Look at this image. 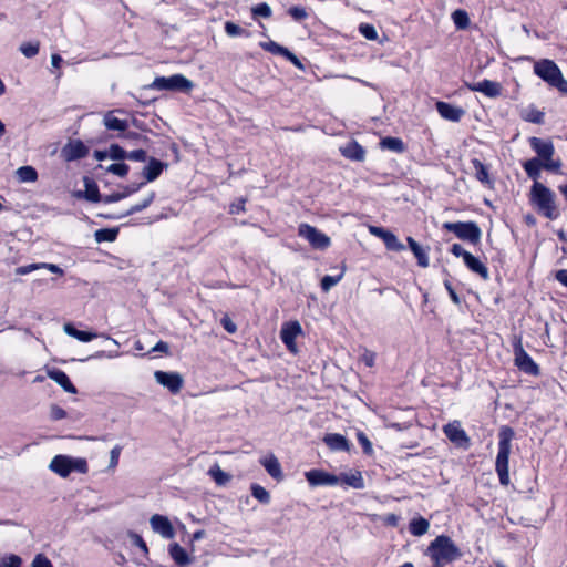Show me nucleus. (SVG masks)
<instances>
[{"label":"nucleus","instance_id":"nucleus-1","mask_svg":"<svg viewBox=\"0 0 567 567\" xmlns=\"http://www.w3.org/2000/svg\"><path fill=\"white\" fill-rule=\"evenodd\" d=\"M425 555L433 561V567H444L443 563H452L461 558L462 553L451 537L439 535L430 543Z\"/></svg>","mask_w":567,"mask_h":567},{"label":"nucleus","instance_id":"nucleus-2","mask_svg":"<svg viewBox=\"0 0 567 567\" xmlns=\"http://www.w3.org/2000/svg\"><path fill=\"white\" fill-rule=\"evenodd\" d=\"M515 436V431L508 425H503L498 432V452L495 461V471L498 475L499 483L503 486H507L509 480V454L512 449V440Z\"/></svg>","mask_w":567,"mask_h":567},{"label":"nucleus","instance_id":"nucleus-3","mask_svg":"<svg viewBox=\"0 0 567 567\" xmlns=\"http://www.w3.org/2000/svg\"><path fill=\"white\" fill-rule=\"evenodd\" d=\"M529 203L536 207L537 212L544 217L554 220L559 216L556 206V195L542 183L533 184L529 190Z\"/></svg>","mask_w":567,"mask_h":567},{"label":"nucleus","instance_id":"nucleus-4","mask_svg":"<svg viewBox=\"0 0 567 567\" xmlns=\"http://www.w3.org/2000/svg\"><path fill=\"white\" fill-rule=\"evenodd\" d=\"M534 73L560 93L567 94V81L564 79L558 65L548 59H543L534 64Z\"/></svg>","mask_w":567,"mask_h":567},{"label":"nucleus","instance_id":"nucleus-5","mask_svg":"<svg viewBox=\"0 0 567 567\" xmlns=\"http://www.w3.org/2000/svg\"><path fill=\"white\" fill-rule=\"evenodd\" d=\"M443 229L453 233L458 239L477 245L482 238V230L475 221H446Z\"/></svg>","mask_w":567,"mask_h":567},{"label":"nucleus","instance_id":"nucleus-6","mask_svg":"<svg viewBox=\"0 0 567 567\" xmlns=\"http://www.w3.org/2000/svg\"><path fill=\"white\" fill-rule=\"evenodd\" d=\"M151 86L159 91L189 92L194 87V83L183 74H174L155 78Z\"/></svg>","mask_w":567,"mask_h":567},{"label":"nucleus","instance_id":"nucleus-7","mask_svg":"<svg viewBox=\"0 0 567 567\" xmlns=\"http://www.w3.org/2000/svg\"><path fill=\"white\" fill-rule=\"evenodd\" d=\"M515 365L524 373L533 377L540 374L538 364L533 358L524 350L520 338L513 344Z\"/></svg>","mask_w":567,"mask_h":567},{"label":"nucleus","instance_id":"nucleus-8","mask_svg":"<svg viewBox=\"0 0 567 567\" xmlns=\"http://www.w3.org/2000/svg\"><path fill=\"white\" fill-rule=\"evenodd\" d=\"M563 163H543L539 158H530L523 163L526 175L534 181L533 184L540 183V171L545 169L555 174H559Z\"/></svg>","mask_w":567,"mask_h":567},{"label":"nucleus","instance_id":"nucleus-9","mask_svg":"<svg viewBox=\"0 0 567 567\" xmlns=\"http://www.w3.org/2000/svg\"><path fill=\"white\" fill-rule=\"evenodd\" d=\"M299 236L307 239L312 248L319 250L327 249L331 244L330 238L326 234L308 224H301L299 226Z\"/></svg>","mask_w":567,"mask_h":567},{"label":"nucleus","instance_id":"nucleus-10","mask_svg":"<svg viewBox=\"0 0 567 567\" xmlns=\"http://www.w3.org/2000/svg\"><path fill=\"white\" fill-rule=\"evenodd\" d=\"M529 145L536 153L535 158H539L543 163H561L560 159H554L555 146L550 140H543L540 137H529Z\"/></svg>","mask_w":567,"mask_h":567},{"label":"nucleus","instance_id":"nucleus-11","mask_svg":"<svg viewBox=\"0 0 567 567\" xmlns=\"http://www.w3.org/2000/svg\"><path fill=\"white\" fill-rule=\"evenodd\" d=\"M305 477L311 487L334 486L340 483L339 476L319 468L307 471Z\"/></svg>","mask_w":567,"mask_h":567},{"label":"nucleus","instance_id":"nucleus-12","mask_svg":"<svg viewBox=\"0 0 567 567\" xmlns=\"http://www.w3.org/2000/svg\"><path fill=\"white\" fill-rule=\"evenodd\" d=\"M443 432L446 435V437L457 447L467 449L471 444L468 435L461 427L458 421H454L444 425Z\"/></svg>","mask_w":567,"mask_h":567},{"label":"nucleus","instance_id":"nucleus-13","mask_svg":"<svg viewBox=\"0 0 567 567\" xmlns=\"http://www.w3.org/2000/svg\"><path fill=\"white\" fill-rule=\"evenodd\" d=\"M154 378L158 384L168 389L173 394L178 393L184 383L182 375L177 372L155 371Z\"/></svg>","mask_w":567,"mask_h":567},{"label":"nucleus","instance_id":"nucleus-14","mask_svg":"<svg viewBox=\"0 0 567 567\" xmlns=\"http://www.w3.org/2000/svg\"><path fill=\"white\" fill-rule=\"evenodd\" d=\"M87 154V146L80 140L69 141L61 150V155L66 162L84 158Z\"/></svg>","mask_w":567,"mask_h":567},{"label":"nucleus","instance_id":"nucleus-15","mask_svg":"<svg viewBox=\"0 0 567 567\" xmlns=\"http://www.w3.org/2000/svg\"><path fill=\"white\" fill-rule=\"evenodd\" d=\"M150 524L152 529L165 539H172L175 536L173 525L166 516L154 514Z\"/></svg>","mask_w":567,"mask_h":567},{"label":"nucleus","instance_id":"nucleus-16","mask_svg":"<svg viewBox=\"0 0 567 567\" xmlns=\"http://www.w3.org/2000/svg\"><path fill=\"white\" fill-rule=\"evenodd\" d=\"M473 92H481L488 97H498L502 94V85L498 82L484 79L477 83H466Z\"/></svg>","mask_w":567,"mask_h":567},{"label":"nucleus","instance_id":"nucleus-17","mask_svg":"<svg viewBox=\"0 0 567 567\" xmlns=\"http://www.w3.org/2000/svg\"><path fill=\"white\" fill-rule=\"evenodd\" d=\"M436 111L441 117L452 122L461 121L465 114V111L462 107L443 101L436 102Z\"/></svg>","mask_w":567,"mask_h":567},{"label":"nucleus","instance_id":"nucleus-18","mask_svg":"<svg viewBox=\"0 0 567 567\" xmlns=\"http://www.w3.org/2000/svg\"><path fill=\"white\" fill-rule=\"evenodd\" d=\"M340 153L343 157L351 161L362 162L365 158L364 147L355 140H351L346 145L341 146Z\"/></svg>","mask_w":567,"mask_h":567},{"label":"nucleus","instance_id":"nucleus-19","mask_svg":"<svg viewBox=\"0 0 567 567\" xmlns=\"http://www.w3.org/2000/svg\"><path fill=\"white\" fill-rule=\"evenodd\" d=\"M71 456L56 455L52 458L49 468L61 477H68L71 474Z\"/></svg>","mask_w":567,"mask_h":567},{"label":"nucleus","instance_id":"nucleus-20","mask_svg":"<svg viewBox=\"0 0 567 567\" xmlns=\"http://www.w3.org/2000/svg\"><path fill=\"white\" fill-rule=\"evenodd\" d=\"M323 442L331 451L349 452L351 447V444L348 441V439L339 433L326 434L323 436Z\"/></svg>","mask_w":567,"mask_h":567},{"label":"nucleus","instance_id":"nucleus-21","mask_svg":"<svg viewBox=\"0 0 567 567\" xmlns=\"http://www.w3.org/2000/svg\"><path fill=\"white\" fill-rule=\"evenodd\" d=\"M464 265L474 274H477L483 280L489 279L488 268L473 254H467L463 260Z\"/></svg>","mask_w":567,"mask_h":567},{"label":"nucleus","instance_id":"nucleus-22","mask_svg":"<svg viewBox=\"0 0 567 567\" xmlns=\"http://www.w3.org/2000/svg\"><path fill=\"white\" fill-rule=\"evenodd\" d=\"M166 166L167 164L156 158H151L142 171V175L145 178V184L157 179Z\"/></svg>","mask_w":567,"mask_h":567},{"label":"nucleus","instance_id":"nucleus-23","mask_svg":"<svg viewBox=\"0 0 567 567\" xmlns=\"http://www.w3.org/2000/svg\"><path fill=\"white\" fill-rule=\"evenodd\" d=\"M48 377L55 381L65 392L71 394L76 393V388L64 371L60 369H51L48 370Z\"/></svg>","mask_w":567,"mask_h":567},{"label":"nucleus","instance_id":"nucleus-24","mask_svg":"<svg viewBox=\"0 0 567 567\" xmlns=\"http://www.w3.org/2000/svg\"><path fill=\"white\" fill-rule=\"evenodd\" d=\"M155 196H156L155 193L151 192L143 200H141L140 203L131 206L127 210L123 212L122 214L116 215V216L115 215H109L106 217L111 218V219H121V218L131 216L133 214L140 213V212L146 209L154 202Z\"/></svg>","mask_w":567,"mask_h":567},{"label":"nucleus","instance_id":"nucleus-25","mask_svg":"<svg viewBox=\"0 0 567 567\" xmlns=\"http://www.w3.org/2000/svg\"><path fill=\"white\" fill-rule=\"evenodd\" d=\"M168 553L178 567H186L192 563L187 551L177 543L168 546Z\"/></svg>","mask_w":567,"mask_h":567},{"label":"nucleus","instance_id":"nucleus-26","mask_svg":"<svg viewBox=\"0 0 567 567\" xmlns=\"http://www.w3.org/2000/svg\"><path fill=\"white\" fill-rule=\"evenodd\" d=\"M103 123L109 131L124 133L128 128V122L114 116V111H110L104 115Z\"/></svg>","mask_w":567,"mask_h":567},{"label":"nucleus","instance_id":"nucleus-27","mask_svg":"<svg viewBox=\"0 0 567 567\" xmlns=\"http://www.w3.org/2000/svg\"><path fill=\"white\" fill-rule=\"evenodd\" d=\"M406 241L409 248L417 259V265L422 268H426L429 266L427 251L412 237H408Z\"/></svg>","mask_w":567,"mask_h":567},{"label":"nucleus","instance_id":"nucleus-28","mask_svg":"<svg viewBox=\"0 0 567 567\" xmlns=\"http://www.w3.org/2000/svg\"><path fill=\"white\" fill-rule=\"evenodd\" d=\"M473 168L475 169V177L478 182L488 187L493 186L494 181L489 177L488 167L478 158H472Z\"/></svg>","mask_w":567,"mask_h":567},{"label":"nucleus","instance_id":"nucleus-29","mask_svg":"<svg viewBox=\"0 0 567 567\" xmlns=\"http://www.w3.org/2000/svg\"><path fill=\"white\" fill-rule=\"evenodd\" d=\"M260 464L265 467V470L268 472V474L274 477L278 478L281 475V466L277 457H275L272 454L266 455L260 458Z\"/></svg>","mask_w":567,"mask_h":567},{"label":"nucleus","instance_id":"nucleus-30","mask_svg":"<svg viewBox=\"0 0 567 567\" xmlns=\"http://www.w3.org/2000/svg\"><path fill=\"white\" fill-rule=\"evenodd\" d=\"M430 523L422 516L411 519L409 524V532L416 537L423 536L427 533Z\"/></svg>","mask_w":567,"mask_h":567},{"label":"nucleus","instance_id":"nucleus-31","mask_svg":"<svg viewBox=\"0 0 567 567\" xmlns=\"http://www.w3.org/2000/svg\"><path fill=\"white\" fill-rule=\"evenodd\" d=\"M64 331L70 337H73L82 342H90L97 337L96 333L79 330L71 323L64 324Z\"/></svg>","mask_w":567,"mask_h":567},{"label":"nucleus","instance_id":"nucleus-32","mask_svg":"<svg viewBox=\"0 0 567 567\" xmlns=\"http://www.w3.org/2000/svg\"><path fill=\"white\" fill-rule=\"evenodd\" d=\"M85 190L83 197L92 203H99L102 199L96 183L90 178H84Z\"/></svg>","mask_w":567,"mask_h":567},{"label":"nucleus","instance_id":"nucleus-33","mask_svg":"<svg viewBox=\"0 0 567 567\" xmlns=\"http://www.w3.org/2000/svg\"><path fill=\"white\" fill-rule=\"evenodd\" d=\"M380 146L384 150L393 151L396 153H403L405 151V144L399 137L386 136L381 138Z\"/></svg>","mask_w":567,"mask_h":567},{"label":"nucleus","instance_id":"nucleus-34","mask_svg":"<svg viewBox=\"0 0 567 567\" xmlns=\"http://www.w3.org/2000/svg\"><path fill=\"white\" fill-rule=\"evenodd\" d=\"M16 175L21 183H34L38 181L37 169L29 165L19 167Z\"/></svg>","mask_w":567,"mask_h":567},{"label":"nucleus","instance_id":"nucleus-35","mask_svg":"<svg viewBox=\"0 0 567 567\" xmlns=\"http://www.w3.org/2000/svg\"><path fill=\"white\" fill-rule=\"evenodd\" d=\"M208 475L219 486L226 485L231 480V476L224 472L217 463L210 466Z\"/></svg>","mask_w":567,"mask_h":567},{"label":"nucleus","instance_id":"nucleus-36","mask_svg":"<svg viewBox=\"0 0 567 567\" xmlns=\"http://www.w3.org/2000/svg\"><path fill=\"white\" fill-rule=\"evenodd\" d=\"M339 478L341 483H344L348 486H351L355 489H362L364 487V481L360 472H355L352 474H341Z\"/></svg>","mask_w":567,"mask_h":567},{"label":"nucleus","instance_id":"nucleus-37","mask_svg":"<svg viewBox=\"0 0 567 567\" xmlns=\"http://www.w3.org/2000/svg\"><path fill=\"white\" fill-rule=\"evenodd\" d=\"M118 229L116 228H101L94 233V238L97 243H113L116 240Z\"/></svg>","mask_w":567,"mask_h":567},{"label":"nucleus","instance_id":"nucleus-38","mask_svg":"<svg viewBox=\"0 0 567 567\" xmlns=\"http://www.w3.org/2000/svg\"><path fill=\"white\" fill-rule=\"evenodd\" d=\"M386 249L392 251H402L405 249V246L399 240L395 234L392 231H388L382 238Z\"/></svg>","mask_w":567,"mask_h":567},{"label":"nucleus","instance_id":"nucleus-39","mask_svg":"<svg viewBox=\"0 0 567 567\" xmlns=\"http://www.w3.org/2000/svg\"><path fill=\"white\" fill-rule=\"evenodd\" d=\"M452 20L457 30H465L470 25L468 13L463 9H457L452 13Z\"/></svg>","mask_w":567,"mask_h":567},{"label":"nucleus","instance_id":"nucleus-40","mask_svg":"<svg viewBox=\"0 0 567 567\" xmlns=\"http://www.w3.org/2000/svg\"><path fill=\"white\" fill-rule=\"evenodd\" d=\"M250 492H251L252 497H255L259 503H261V504L270 503V494L261 485H259L257 483L251 484Z\"/></svg>","mask_w":567,"mask_h":567},{"label":"nucleus","instance_id":"nucleus-41","mask_svg":"<svg viewBox=\"0 0 567 567\" xmlns=\"http://www.w3.org/2000/svg\"><path fill=\"white\" fill-rule=\"evenodd\" d=\"M343 274H344V268L342 269V271L339 275H336V276L326 275L324 277H322L321 282H320L321 289L324 292H328L332 287H334L342 279Z\"/></svg>","mask_w":567,"mask_h":567},{"label":"nucleus","instance_id":"nucleus-42","mask_svg":"<svg viewBox=\"0 0 567 567\" xmlns=\"http://www.w3.org/2000/svg\"><path fill=\"white\" fill-rule=\"evenodd\" d=\"M254 19L269 18L271 16V9L266 2L258 3L251 8Z\"/></svg>","mask_w":567,"mask_h":567},{"label":"nucleus","instance_id":"nucleus-43","mask_svg":"<svg viewBox=\"0 0 567 567\" xmlns=\"http://www.w3.org/2000/svg\"><path fill=\"white\" fill-rule=\"evenodd\" d=\"M105 171L118 177H125L128 174L130 167L125 163H114L105 167Z\"/></svg>","mask_w":567,"mask_h":567},{"label":"nucleus","instance_id":"nucleus-44","mask_svg":"<svg viewBox=\"0 0 567 567\" xmlns=\"http://www.w3.org/2000/svg\"><path fill=\"white\" fill-rule=\"evenodd\" d=\"M39 42H25L20 45V51L25 58H33L39 53Z\"/></svg>","mask_w":567,"mask_h":567},{"label":"nucleus","instance_id":"nucleus-45","mask_svg":"<svg viewBox=\"0 0 567 567\" xmlns=\"http://www.w3.org/2000/svg\"><path fill=\"white\" fill-rule=\"evenodd\" d=\"M127 152L117 144H112L109 148V157L115 161L126 159Z\"/></svg>","mask_w":567,"mask_h":567},{"label":"nucleus","instance_id":"nucleus-46","mask_svg":"<svg viewBox=\"0 0 567 567\" xmlns=\"http://www.w3.org/2000/svg\"><path fill=\"white\" fill-rule=\"evenodd\" d=\"M225 32L229 37H241L247 34L245 29L230 21L225 23Z\"/></svg>","mask_w":567,"mask_h":567},{"label":"nucleus","instance_id":"nucleus-47","mask_svg":"<svg viewBox=\"0 0 567 567\" xmlns=\"http://www.w3.org/2000/svg\"><path fill=\"white\" fill-rule=\"evenodd\" d=\"M288 330V338H297L302 336L303 331L301 324L297 320L286 322V331Z\"/></svg>","mask_w":567,"mask_h":567},{"label":"nucleus","instance_id":"nucleus-48","mask_svg":"<svg viewBox=\"0 0 567 567\" xmlns=\"http://www.w3.org/2000/svg\"><path fill=\"white\" fill-rule=\"evenodd\" d=\"M357 439L359 444L362 446L363 453L367 455H371L373 452L372 443L369 437L362 431L357 433Z\"/></svg>","mask_w":567,"mask_h":567},{"label":"nucleus","instance_id":"nucleus-49","mask_svg":"<svg viewBox=\"0 0 567 567\" xmlns=\"http://www.w3.org/2000/svg\"><path fill=\"white\" fill-rule=\"evenodd\" d=\"M288 13L292 17V19L295 21H298V22L307 19L309 16L306 8L299 7V6L290 7L288 9Z\"/></svg>","mask_w":567,"mask_h":567},{"label":"nucleus","instance_id":"nucleus-50","mask_svg":"<svg viewBox=\"0 0 567 567\" xmlns=\"http://www.w3.org/2000/svg\"><path fill=\"white\" fill-rule=\"evenodd\" d=\"M360 33L368 40H377L378 32L374 25L369 23H361L359 27Z\"/></svg>","mask_w":567,"mask_h":567},{"label":"nucleus","instance_id":"nucleus-51","mask_svg":"<svg viewBox=\"0 0 567 567\" xmlns=\"http://www.w3.org/2000/svg\"><path fill=\"white\" fill-rule=\"evenodd\" d=\"M21 564V558L13 554L0 558V567H20Z\"/></svg>","mask_w":567,"mask_h":567},{"label":"nucleus","instance_id":"nucleus-52","mask_svg":"<svg viewBox=\"0 0 567 567\" xmlns=\"http://www.w3.org/2000/svg\"><path fill=\"white\" fill-rule=\"evenodd\" d=\"M89 470L87 467V462L85 458H81V457H72V463H71V473L72 472H79V473H86Z\"/></svg>","mask_w":567,"mask_h":567},{"label":"nucleus","instance_id":"nucleus-53","mask_svg":"<svg viewBox=\"0 0 567 567\" xmlns=\"http://www.w3.org/2000/svg\"><path fill=\"white\" fill-rule=\"evenodd\" d=\"M128 537L131 538L132 543L143 551L145 556L148 554L147 545L141 535L135 532H128Z\"/></svg>","mask_w":567,"mask_h":567},{"label":"nucleus","instance_id":"nucleus-54","mask_svg":"<svg viewBox=\"0 0 567 567\" xmlns=\"http://www.w3.org/2000/svg\"><path fill=\"white\" fill-rule=\"evenodd\" d=\"M260 47L274 54L284 55V47L274 41L261 42Z\"/></svg>","mask_w":567,"mask_h":567},{"label":"nucleus","instance_id":"nucleus-55","mask_svg":"<svg viewBox=\"0 0 567 567\" xmlns=\"http://www.w3.org/2000/svg\"><path fill=\"white\" fill-rule=\"evenodd\" d=\"M144 185H145V182L133 183V184L124 186L123 189L121 190V194L123 195V199L135 194L136 192H138Z\"/></svg>","mask_w":567,"mask_h":567},{"label":"nucleus","instance_id":"nucleus-56","mask_svg":"<svg viewBox=\"0 0 567 567\" xmlns=\"http://www.w3.org/2000/svg\"><path fill=\"white\" fill-rule=\"evenodd\" d=\"M126 158L135 162H145L147 159V153L144 150H135L127 152Z\"/></svg>","mask_w":567,"mask_h":567},{"label":"nucleus","instance_id":"nucleus-57","mask_svg":"<svg viewBox=\"0 0 567 567\" xmlns=\"http://www.w3.org/2000/svg\"><path fill=\"white\" fill-rule=\"evenodd\" d=\"M122 452V446L115 445L110 453V467L114 468L118 464L120 455Z\"/></svg>","mask_w":567,"mask_h":567},{"label":"nucleus","instance_id":"nucleus-58","mask_svg":"<svg viewBox=\"0 0 567 567\" xmlns=\"http://www.w3.org/2000/svg\"><path fill=\"white\" fill-rule=\"evenodd\" d=\"M526 120L534 124H543L544 123V112L538 110H532L527 115Z\"/></svg>","mask_w":567,"mask_h":567},{"label":"nucleus","instance_id":"nucleus-59","mask_svg":"<svg viewBox=\"0 0 567 567\" xmlns=\"http://www.w3.org/2000/svg\"><path fill=\"white\" fill-rule=\"evenodd\" d=\"M31 567H53V565L44 555L38 554L34 557Z\"/></svg>","mask_w":567,"mask_h":567},{"label":"nucleus","instance_id":"nucleus-60","mask_svg":"<svg viewBox=\"0 0 567 567\" xmlns=\"http://www.w3.org/2000/svg\"><path fill=\"white\" fill-rule=\"evenodd\" d=\"M444 287L445 289L447 290L449 292V296L451 298V300L456 305V306H460L461 305V298L458 297V295L456 293L455 289L453 288L452 284L450 280H444Z\"/></svg>","mask_w":567,"mask_h":567},{"label":"nucleus","instance_id":"nucleus-61","mask_svg":"<svg viewBox=\"0 0 567 567\" xmlns=\"http://www.w3.org/2000/svg\"><path fill=\"white\" fill-rule=\"evenodd\" d=\"M245 204L246 200L244 198H239L238 200L234 202L229 206V213L233 215H238L240 213L245 212Z\"/></svg>","mask_w":567,"mask_h":567},{"label":"nucleus","instance_id":"nucleus-62","mask_svg":"<svg viewBox=\"0 0 567 567\" xmlns=\"http://www.w3.org/2000/svg\"><path fill=\"white\" fill-rule=\"evenodd\" d=\"M51 419L54 421L63 420L66 417V412L59 405H52L50 411Z\"/></svg>","mask_w":567,"mask_h":567},{"label":"nucleus","instance_id":"nucleus-63","mask_svg":"<svg viewBox=\"0 0 567 567\" xmlns=\"http://www.w3.org/2000/svg\"><path fill=\"white\" fill-rule=\"evenodd\" d=\"M220 323H221L223 328H224L227 332H229V333H235V332H236V330H237L236 324H235V323L233 322V320H231L229 317H227V316H225V317H223V318H221Z\"/></svg>","mask_w":567,"mask_h":567},{"label":"nucleus","instance_id":"nucleus-64","mask_svg":"<svg viewBox=\"0 0 567 567\" xmlns=\"http://www.w3.org/2000/svg\"><path fill=\"white\" fill-rule=\"evenodd\" d=\"M555 279L563 286L567 287V269L557 270L555 272Z\"/></svg>","mask_w":567,"mask_h":567}]
</instances>
